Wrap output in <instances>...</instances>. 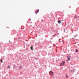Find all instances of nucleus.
Instances as JSON below:
<instances>
[{"label": "nucleus", "mask_w": 79, "mask_h": 79, "mask_svg": "<svg viewBox=\"0 0 79 79\" xmlns=\"http://www.w3.org/2000/svg\"><path fill=\"white\" fill-rule=\"evenodd\" d=\"M65 63H66L65 62L63 61L60 64V66H63L65 64Z\"/></svg>", "instance_id": "1"}, {"label": "nucleus", "mask_w": 79, "mask_h": 79, "mask_svg": "<svg viewBox=\"0 0 79 79\" xmlns=\"http://www.w3.org/2000/svg\"><path fill=\"white\" fill-rule=\"evenodd\" d=\"M50 73L52 74V76H53V72L50 71Z\"/></svg>", "instance_id": "2"}, {"label": "nucleus", "mask_w": 79, "mask_h": 79, "mask_svg": "<svg viewBox=\"0 0 79 79\" xmlns=\"http://www.w3.org/2000/svg\"><path fill=\"white\" fill-rule=\"evenodd\" d=\"M38 11H36L35 13H36V14H37V13H38V12L39 11V9H38Z\"/></svg>", "instance_id": "3"}, {"label": "nucleus", "mask_w": 79, "mask_h": 79, "mask_svg": "<svg viewBox=\"0 0 79 79\" xmlns=\"http://www.w3.org/2000/svg\"><path fill=\"white\" fill-rule=\"evenodd\" d=\"M58 23L59 24H61V20H59L58 21Z\"/></svg>", "instance_id": "4"}, {"label": "nucleus", "mask_w": 79, "mask_h": 79, "mask_svg": "<svg viewBox=\"0 0 79 79\" xmlns=\"http://www.w3.org/2000/svg\"><path fill=\"white\" fill-rule=\"evenodd\" d=\"M71 58V56H69V58L68 60H69V61L71 60V59L70 58Z\"/></svg>", "instance_id": "5"}, {"label": "nucleus", "mask_w": 79, "mask_h": 79, "mask_svg": "<svg viewBox=\"0 0 79 79\" xmlns=\"http://www.w3.org/2000/svg\"><path fill=\"white\" fill-rule=\"evenodd\" d=\"M8 68H9V69H10L11 67H10V66L8 65Z\"/></svg>", "instance_id": "6"}, {"label": "nucleus", "mask_w": 79, "mask_h": 79, "mask_svg": "<svg viewBox=\"0 0 79 79\" xmlns=\"http://www.w3.org/2000/svg\"><path fill=\"white\" fill-rule=\"evenodd\" d=\"M74 18H76V19H77V16H76L74 17Z\"/></svg>", "instance_id": "7"}, {"label": "nucleus", "mask_w": 79, "mask_h": 79, "mask_svg": "<svg viewBox=\"0 0 79 79\" xmlns=\"http://www.w3.org/2000/svg\"><path fill=\"white\" fill-rule=\"evenodd\" d=\"M68 76L67 75H66V78H68Z\"/></svg>", "instance_id": "8"}, {"label": "nucleus", "mask_w": 79, "mask_h": 79, "mask_svg": "<svg viewBox=\"0 0 79 79\" xmlns=\"http://www.w3.org/2000/svg\"><path fill=\"white\" fill-rule=\"evenodd\" d=\"M55 36H56V35H53V37H55Z\"/></svg>", "instance_id": "9"}, {"label": "nucleus", "mask_w": 79, "mask_h": 79, "mask_svg": "<svg viewBox=\"0 0 79 79\" xmlns=\"http://www.w3.org/2000/svg\"><path fill=\"white\" fill-rule=\"evenodd\" d=\"M78 52V50L77 49H76V52Z\"/></svg>", "instance_id": "10"}, {"label": "nucleus", "mask_w": 79, "mask_h": 79, "mask_svg": "<svg viewBox=\"0 0 79 79\" xmlns=\"http://www.w3.org/2000/svg\"><path fill=\"white\" fill-rule=\"evenodd\" d=\"M33 47H31V50H33Z\"/></svg>", "instance_id": "11"}, {"label": "nucleus", "mask_w": 79, "mask_h": 79, "mask_svg": "<svg viewBox=\"0 0 79 79\" xmlns=\"http://www.w3.org/2000/svg\"><path fill=\"white\" fill-rule=\"evenodd\" d=\"M66 61H69V60H66Z\"/></svg>", "instance_id": "12"}, {"label": "nucleus", "mask_w": 79, "mask_h": 79, "mask_svg": "<svg viewBox=\"0 0 79 79\" xmlns=\"http://www.w3.org/2000/svg\"><path fill=\"white\" fill-rule=\"evenodd\" d=\"M67 58H68V59H69V57H68V56H67Z\"/></svg>", "instance_id": "13"}, {"label": "nucleus", "mask_w": 79, "mask_h": 79, "mask_svg": "<svg viewBox=\"0 0 79 79\" xmlns=\"http://www.w3.org/2000/svg\"><path fill=\"white\" fill-rule=\"evenodd\" d=\"M21 66H20L19 68L20 69H21Z\"/></svg>", "instance_id": "14"}, {"label": "nucleus", "mask_w": 79, "mask_h": 79, "mask_svg": "<svg viewBox=\"0 0 79 79\" xmlns=\"http://www.w3.org/2000/svg\"><path fill=\"white\" fill-rule=\"evenodd\" d=\"M60 40H61V39H59V42H61V41H60Z\"/></svg>", "instance_id": "15"}, {"label": "nucleus", "mask_w": 79, "mask_h": 79, "mask_svg": "<svg viewBox=\"0 0 79 79\" xmlns=\"http://www.w3.org/2000/svg\"><path fill=\"white\" fill-rule=\"evenodd\" d=\"M1 63H2L3 62V61H1Z\"/></svg>", "instance_id": "16"}, {"label": "nucleus", "mask_w": 79, "mask_h": 79, "mask_svg": "<svg viewBox=\"0 0 79 79\" xmlns=\"http://www.w3.org/2000/svg\"><path fill=\"white\" fill-rule=\"evenodd\" d=\"M51 40L53 39V38H51Z\"/></svg>", "instance_id": "17"}, {"label": "nucleus", "mask_w": 79, "mask_h": 79, "mask_svg": "<svg viewBox=\"0 0 79 79\" xmlns=\"http://www.w3.org/2000/svg\"><path fill=\"white\" fill-rule=\"evenodd\" d=\"M64 32H65V30H64Z\"/></svg>", "instance_id": "18"}, {"label": "nucleus", "mask_w": 79, "mask_h": 79, "mask_svg": "<svg viewBox=\"0 0 79 79\" xmlns=\"http://www.w3.org/2000/svg\"><path fill=\"white\" fill-rule=\"evenodd\" d=\"M37 59V58H35V59Z\"/></svg>", "instance_id": "19"}]
</instances>
